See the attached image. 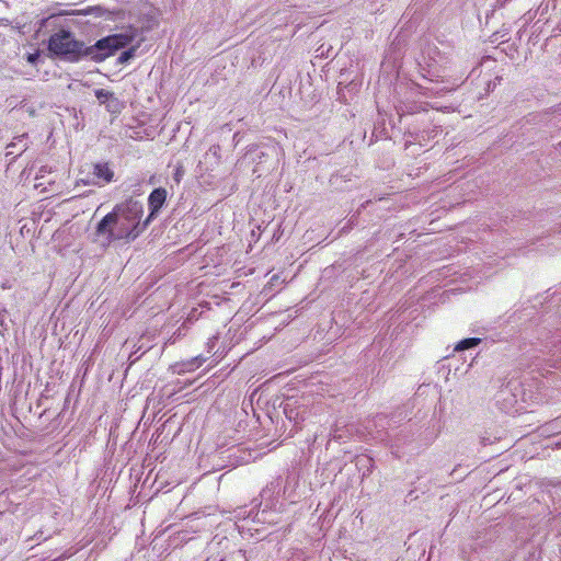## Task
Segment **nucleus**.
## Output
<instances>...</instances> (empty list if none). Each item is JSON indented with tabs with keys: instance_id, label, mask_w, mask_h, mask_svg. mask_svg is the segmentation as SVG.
Here are the masks:
<instances>
[{
	"instance_id": "1",
	"label": "nucleus",
	"mask_w": 561,
	"mask_h": 561,
	"mask_svg": "<svg viewBox=\"0 0 561 561\" xmlns=\"http://www.w3.org/2000/svg\"><path fill=\"white\" fill-rule=\"evenodd\" d=\"M142 213L139 202L127 199L101 219L96 226V234L104 236L107 243L118 240L134 241L146 227H140Z\"/></svg>"
},
{
	"instance_id": "2",
	"label": "nucleus",
	"mask_w": 561,
	"mask_h": 561,
	"mask_svg": "<svg viewBox=\"0 0 561 561\" xmlns=\"http://www.w3.org/2000/svg\"><path fill=\"white\" fill-rule=\"evenodd\" d=\"M48 50L66 61L76 62L87 57V46L75 38L73 34L66 30H59L50 35Z\"/></svg>"
},
{
	"instance_id": "3",
	"label": "nucleus",
	"mask_w": 561,
	"mask_h": 561,
	"mask_svg": "<svg viewBox=\"0 0 561 561\" xmlns=\"http://www.w3.org/2000/svg\"><path fill=\"white\" fill-rule=\"evenodd\" d=\"M168 192L163 187L154 188L149 197H148V206L150 209V214L144 222V226H147L153 217L159 213L167 201Z\"/></svg>"
},
{
	"instance_id": "4",
	"label": "nucleus",
	"mask_w": 561,
	"mask_h": 561,
	"mask_svg": "<svg viewBox=\"0 0 561 561\" xmlns=\"http://www.w3.org/2000/svg\"><path fill=\"white\" fill-rule=\"evenodd\" d=\"M92 183L95 185L108 184L114 180V171L108 162H98L92 165Z\"/></svg>"
},
{
	"instance_id": "5",
	"label": "nucleus",
	"mask_w": 561,
	"mask_h": 561,
	"mask_svg": "<svg viewBox=\"0 0 561 561\" xmlns=\"http://www.w3.org/2000/svg\"><path fill=\"white\" fill-rule=\"evenodd\" d=\"M103 38L99 39L94 45L87 46V56L95 61H102L114 54L110 44H103Z\"/></svg>"
},
{
	"instance_id": "6",
	"label": "nucleus",
	"mask_w": 561,
	"mask_h": 561,
	"mask_svg": "<svg viewBox=\"0 0 561 561\" xmlns=\"http://www.w3.org/2000/svg\"><path fill=\"white\" fill-rule=\"evenodd\" d=\"M131 41H133V37L130 35H127V34H113V35H108L106 37H103V42L102 43L103 44H110V46H112V50H114V53H115L119 48H124L127 45H129Z\"/></svg>"
},
{
	"instance_id": "7",
	"label": "nucleus",
	"mask_w": 561,
	"mask_h": 561,
	"mask_svg": "<svg viewBox=\"0 0 561 561\" xmlns=\"http://www.w3.org/2000/svg\"><path fill=\"white\" fill-rule=\"evenodd\" d=\"M284 412L286 417L289 421L294 422L295 427H297L298 431H301L302 424L306 420V409H304V411L300 412L299 408L286 404V407L284 408Z\"/></svg>"
},
{
	"instance_id": "8",
	"label": "nucleus",
	"mask_w": 561,
	"mask_h": 561,
	"mask_svg": "<svg viewBox=\"0 0 561 561\" xmlns=\"http://www.w3.org/2000/svg\"><path fill=\"white\" fill-rule=\"evenodd\" d=\"M481 343V339L479 337H468L459 341L455 346L456 352L466 351L472 347L478 346Z\"/></svg>"
},
{
	"instance_id": "9",
	"label": "nucleus",
	"mask_w": 561,
	"mask_h": 561,
	"mask_svg": "<svg viewBox=\"0 0 561 561\" xmlns=\"http://www.w3.org/2000/svg\"><path fill=\"white\" fill-rule=\"evenodd\" d=\"M95 96L100 102L104 103L113 96V93L104 89H99L95 91Z\"/></svg>"
},
{
	"instance_id": "10",
	"label": "nucleus",
	"mask_w": 561,
	"mask_h": 561,
	"mask_svg": "<svg viewBox=\"0 0 561 561\" xmlns=\"http://www.w3.org/2000/svg\"><path fill=\"white\" fill-rule=\"evenodd\" d=\"M135 53H136L135 47H131V48L123 51L122 55L119 56V61L125 62V61L129 60L130 58H133L135 56Z\"/></svg>"
},
{
	"instance_id": "11",
	"label": "nucleus",
	"mask_w": 561,
	"mask_h": 561,
	"mask_svg": "<svg viewBox=\"0 0 561 561\" xmlns=\"http://www.w3.org/2000/svg\"><path fill=\"white\" fill-rule=\"evenodd\" d=\"M39 55L36 53V54H30L27 56V61L31 62V64H34L37 59H38Z\"/></svg>"
},
{
	"instance_id": "12",
	"label": "nucleus",
	"mask_w": 561,
	"mask_h": 561,
	"mask_svg": "<svg viewBox=\"0 0 561 561\" xmlns=\"http://www.w3.org/2000/svg\"><path fill=\"white\" fill-rule=\"evenodd\" d=\"M42 192H43V193H45V192H49V190H47L46 187H44V188L42 190ZM50 192H51V194H53V195H59V194H61V191L50 190Z\"/></svg>"
},
{
	"instance_id": "13",
	"label": "nucleus",
	"mask_w": 561,
	"mask_h": 561,
	"mask_svg": "<svg viewBox=\"0 0 561 561\" xmlns=\"http://www.w3.org/2000/svg\"><path fill=\"white\" fill-rule=\"evenodd\" d=\"M42 185H43V183H36V184H35V187H36V188H38V187H41Z\"/></svg>"
}]
</instances>
